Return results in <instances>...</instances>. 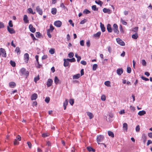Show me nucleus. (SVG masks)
<instances>
[{
	"instance_id": "4468645a",
	"label": "nucleus",
	"mask_w": 152,
	"mask_h": 152,
	"mask_svg": "<svg viewBox=\"0 0 152 152\" xmlns=\"http://www.w3.org/2000/svg\"><path fill=\"white\" fill-rule=\"evenodd\" d=\"M16 86V83L13 82H11L9 83V86L11 88H14Z\"/></svg>"
},
{
	"instance_id": "0e129e2a",
	"label": "nucleus",
	"mask_w": 152,
	"mask_h": 152,
	"mask_svg": "<svg viewBox=\"0 0 152 152\" xmlns=\"http://www.w3.org/2000/svg\"><path fill=\"white\" fill-rule=\"evenodd\" d=\"M80 45L82 46H84V41L83 40H81L80 42Z\"/></svg>"
},
{
	"instance_id": "cd10ccee",
	"label": "nucleus",
	"mask_w": 152,
	"mask_h": 152,
	"mask_svg": "<svg viewBox=\"0 0 152 152\" xmlns=\"http://www.w3.org/2000/svg\"><path fill=\"white\" fill-rule=\"evenodd\" d=\"M108 133L109 136H110L112 137H114V134L113 132L110 131H108Z\"/></svg>"
},
{
	"instance_id": "ddd939ff",
	"label": "nucleus",
	"mask_w": 152,
	"mask_h": 152,
	"mask_svg": "<svg viewBox=\"0 0 152 152\" xmlns=\"http://www.w3.org/2000/svg\"><path fill=\"white\" fill-rule=\"evenodd\" d=\"M0 52L3 55V56L6 57V53L5 50L2 48H0Z\"/></svg>"
},
{
	"instance_id": "8fccbe9b",
	"label": "nucleus",
	"mask_w": 152,
	"mask_h": 152,
	"mask_svg": "<svg viewBox=\"0 0 152 152\" xmlns=\"http://www.w3.org/2000/svg\"><path fill=\"white\" fill-rule=\"evenodd\" d=\"M136 131L137 132H139L140 130V127L139 125H137L136 127Z\"/></svg>"
},
{
	"instance_id": "e2e57ef3",
	"label": "nucleus",
	"mask_w": 152,
	"mask_h": 152,
	"mask_svg": "<svg viewBox=\"0 0 152 152\" xmlns=\"http://www.w3.org/2000/svg\"><path fill=\"white\" fill-rule=\"evenodd\" d=\"M4 27V23L2 22H0V28H3Z\"/></svg>"
},
{
	"instance_id": "4c0bfd02",
	"label": "nucleus",
	"mask_w": 152,
	"mask_h": 152,
	"mask_svg": "<svg viewBox=\"0 0 152 152\" xmlns=\"http://www.w3.org/2000/svg\"><path fill=\"white\" fill-rule=\"evenodd\" d=\"M66 60H68V61H70L71 62H74L75 61V59L74 58H73L71 59H69V58H67L66 59Z\"/></svg>"
},
{
	"instance_id": "052dcab7",
	"label": "nucleus",
	"mask_w": 152,
	"mask_h": 152,
	"mask_svg": "<svg viewBox=\"0 0 152 152\" xmlns=\"http://www.w3.org/2000/svg\"><path fill=\"white\" fill-rule=\"evenodd\" d=\"M120 30L121 32L123 34L124 33V31L122 28V26L121 25H120Z\"/></svg>"
},
{
	"instance_id": "13d9d810",
	"label": "nucleus",
	"mask_w": 152,
	"mask_h": 152,
	"mask_svg": "<svg viewBox=\"0 0 152 152\" xmlns=\"http://www.w3.org/2000/svg\"><path fill=\"white\" fill-rule=\"evenodd\" d=\"M74 101L73 99H70L69 100V103L72 105L74 103Z\"/></svg>"
},
{
	"instance_id": "6e6d98bb",
	"label": "nucleus",
	"mask_w": 152,
	"mask_h": 152,
	"mask_svg": "<svg viewBox=\"0 0 152 152\" xmlns=\"http://www.w3.org/2000/svg\"><path fill=\"white\" fill-rule=\"evenodd\" d=\"M30 35L34 41H35V40L37 39H36L34 37V35L33 34H31Z\"/></svg>"
},
{
	"instance_id": "c9c22d12",
	"label": "nucleus",
	"mask_w": 152,
	"mask_h": 152,
	"mask_svg": "<svg viewBox=\"0 0 152 152\" xmlns=\"http://www.w3.org/2000/svg\"><path fill=\"white\" fill-rule=\"evenodd\" d=\"M49 52L51 54H53L55 53V49L53 48L50 49L49 50Z\"/></svg>"
},
{
	"instance_id": "1a4fd4ad",
	"label": "nucleus",
	"mask_w": 152,
	"mask_h": 152,
	"mask_svg": "<svg viewBox=\"0 0 152 152\" xmlns=\"http://www.w3.org/2000/svg\"><path fill=\"white\" fill-rule=\"evenodd\" d=\"M29 28L30 31L32 33H34L36 31L35 28L34 27L32 24L29 25Z\"/></svg>"
},
{
	"instance_id": "dca6fc26",
	"label": "nucleus",
	"mask_w": 152,
	"mask_h": 152,
	"mask_svg": "<svg viewBox=\"0 0 152 152\" xmlns=\"http://www.w3.org/2000/svg\"><path fill=\"white\" fill-rule=\"evenodd\" d=\"M100 26L102 31L103 32H104L105 31V28L104 25L102 24L101 22L100 23Z\"/></svg>"
},
{
	"instance_id": "4d7b16f0",
	"label": "nucleus",
	"mask_w": 152,
	"mask_h": 152,
	"mask_svg": "<svg viewBox=\"0 0 152 152\" xmlns=\"http://www.w3.org/2000/svg\"><path fill=\"white\" fill-rule=\"evenodd\" d=\"M146 62L144 59L142 60V64L143 66H145L146 65Z\"/></svg>"
},
{
	"instance_id": "bb28decb",
	"label": "nucleus",
	"mask_w": 152,
	"mask_h": 152,
	"mask_svg": "<svg viewBox=\"0 0 152 152\" xmlns=\"http://www.w3.org/2000/svg\"><path fill=\"white\" fill-rule=\"evenodd\" d=\"M68 101L67 99H66L65 101L64 102L63 105L64 107V110L66 109V107L68 104Z\"/></svg>"
},
{
	"instance_id": "49530a36",
	"label": "nucleus",
	"mask_w": 152,
	"mask_h": 152,
	"mask_svg": "<svg viewBox=\"0 0 152 152\" xmlns=\"http://www.w3.org/2000/svg\"><path fill=\"white\" fill-rule=\"evenodd\" d=\"M106 98L104 95H102L101 96V99L103 101H104L106 100Z\"/></svg>"
},
{
	"instance_id": "e433bc0d",
	"label": "nucleus",
	"mask_w": 152,
	"mask_h": 152,
	"mask_svg": "<svg viewBox=\"0 0 152 152\" xmlns=\"http://www.w3.org/2000/svg\"><path fill=\"white\" fill-rule=\"evenodd\" d=\"M91 8L94 11H97L98 10V8L96 7V6L95 5L92 6Z\"/></svg>"
},
{
	"instance_id": "79ce46f5",
	"label": "nucleus",
	"mask_w": 152,
	"mask_h": 152,
	"mask_svg": "<svg viewBox=\"0 0 152 152\" xmlns=\"http://www.w3.org/2000/svg\"><path fill=\"white\" fill-rule=\"evenodd\" d=\"M39 76L38 75L37 77H34V81L36 83H37V81L39 80Z\"/></svg>"
},
{
	"instance_id": "ea45409f",
	"label": "nucleus",
	"mask_w": 152,
	"mask_h": 152,
	"mask_svg": "<svg viewBox=\"0 0 152 152\" xmlns=\"http://www.w3.org/2000/svg\"><path fill=\"white\" fill-rule=\"evenodd\" d=\"M97 67H98V65L97 64H94L93 66V68H92L93 70L94 71H95V70H96L97 68Z\"/></svg>"
},
{
	"instance_id": "a878e982",
	"label": "nucleus",
	"mask_w": 152,
	"mask_h": 152,
	"mask_svg": "<svg viewBox=\"0 0 152 152\" xmlns=\"http://www.w3.org/2000/svg\"><path fill=\"white\" fill-rule=\"evenodd\" d=\"M86 148L87 150L89 152L92 151L93 152H95V150L91 147H87Z\"/></svg>"
},
{
	"instance_id": "09e8293b",
	"label": "nucleus",
	"mask_w": 152,
	"mask_h": 152,
	"mask_svg": "<svg viewBox=\"0 0 152 152\" xmlns=\"http://www.w3.org/2000/svg\"><path fill=\"white\" fill-rule=\"evenodd\" d=\"M9 26L10 27H12L13 26V25L12 23V21L11 20L9 21Z\"/></svg>"
},
{
	"instance_id": "5fc2aeb1",
	"label": "nucleus",
	"mask_w": 152,
	"mask_h": 152,
	"mask_svg": "<svg viewBox=\"0 0 152 152\" xmlns=\"http://www.w3.org/2000/svg\"><path fill=\"white\" fill-rule=\"evenodd\" d=\"M127 72L129 73H130L131 72V69L130 67H128L127 69Z\"/></svg>"
},
{
	"instance_id": "c03bdc74",
	"label": "nucleus",
	"mask_w": 152,
	"mask_h": 152,
	"mask_svg": "<svg viewBox=\"0 0 152 152\" xmlns=\"http://www.w3.org/2000/svg\"><path fill=\"white\" fill-rule=\"evenodd\" d=\"M35 36H36V37H37V38H39V37L40 36H41V34L39 32H37L36 33V34H35Z\"/></svg>"
},
{
	"instance_id": "603ef678",
	"label": "nucleus",
	"mask_w": 152,
	"mask_h": 152,
	"mask_svg": "<svg viewBox=\"0 0 152 152\" xmlns=\"http://www.w3.org/2000/svg\"><path fill=\"white\" fill-rule=\"evenodd\" d=\"M50 100V98L49 97H46L45 98V101L47 103H48L49 102Z\"/></svg>"
},
{
	"instance_id": "2f4dec72",
	"label": "nucleus",
	"mask_w": 152,
	"mask_h": 152,
	"mask_svg": "<svg viewBox=\"0 0 152 152\" xmlns=\"http://www.w3.org/2000/svg\"><path fill=\"white\" fill-rule=\"evenodd\" d=\"M105 85L108 87H110V81H106L104 83Z\"/></svg>"
},
{
	"instance_id": "a18cd8bd",
	"label": "nucleus",
	"mask_w": 152,
	"mask_h": 152,
	"mask_svg": "<svg viewBox=\"0 0 152 152\" xmlns=\"http://www.w3.org/2000/svg\"><path fill=\"white\" fill-rule=\"evenodd\" d=\"M110 11V10L109 9H107L106 8H104L103 9V11L104 13H107Z\"/></svg>"
},
{
	"instance_id": "b1692460",
	"label": "nucleus",
	"mask_w": 152,
	"mask_h": 152,
	"mask_svg": "<svg viewBox=\"0 0 152 152\" xmlns=\"http://www.w3.org/2000/svg\"><path fill=\"white\" fill-rule=\"evenodd\" d=\"M138 34L137 32L135 33L134 34L132 35V38L134 39H137L138 37Z\"/></svg>"
},
{
	"instance_id": "f257e3e1",
	"label": "nucleus",
	"mask_w": 152,
	"mask_h": 152,
	"mask_svg": "<svg viewBox=\"0 0 152 152\" xmlns=\"http://www.w3.org/2000/svg\"><path fill=\"white\" fill-rule=\"evenodd\" d=\"M20 72L22 75H24L27 78L29 75V72L26 70L24 68H22L20 70Z\"/></svg>"
},
{
	"instance_id": "864d4df0",
	"label": "nucleus",
	"mask_w": 152,
	"mask_h": 152,
	"mask_svg": "<svg viewBox=\"0 0 152 152\" xmlns=\"http://www.w3.org/2000/svg\"><path fill=\"white\" fill-rule=\"evenodd\" d=\"M19 142L17 140L15 139L14 142V144L15 145H18L19 144Z\"/></svg>"
},
{
	"instance_id": "a19ab883",
	"label": "nucleus",
	"mask_w": 152,
	"mask_h": 152,
	"mask_svg": "<svg viewBox=\"0 0 152 152\" xmlns=\"http://www.w3.org/2000/svg\"><path fill=\"white\" fill-rule=\"evenodd\" d=\"M120 21L122 24L124 25H126L127 24V23L123 20L122 18L121 19Z\"/></svg>"
},
{
	"instance_id": "423d86ee",
	"label": "nucleus",
	"mask_w": 152,
	"mask_h": 152,
	"mask_svg": "<svg viewBox=\"0 0 152 152\" xmlns=\"http://www.w3.org/2000/svg\"><path fill=\"white\" fill-rule=\"evenodd\" d=\"M24 60L26 63H27L29 60V55L27 53H26L24 55Z\"/></svg>"
},
{
	"instance_id": "412c9836",
	"label": "nucleus",
	"mask_w": 152,
	"mask_h": 152,
	"mask_svg": "<svg viewBox=\"0 0 152 152\" xmlns=\"http://www.w3.org/2000/svg\"><path fill=\"white\" fill-rule=\"evenodd\" d=\"M23 20L26 23H28L29 22L28 20V17L27 15H24L23 17Z\"/></svg>"
},
{
	"instance_id": "9d476101",
	"label": "nucleus",
	"mask_w": 152,
	"mask_h": 152,
	"mask_svg": "<svg viewBox=\"0 0 152 152\" xmlns=\"http://www.w3.org/2000/svg\"><path fill=\"white\" fill-rule=\"evenodd\" d=\"M37 94L36 93H34L31 95V99L32 100H35L37 98Z\"/></svg>"
},
{
	"instance_id": "7c9ffc66",
	"label": "nucleus",
	"mask_w": 152,
	"mask_h": 152,
	"mask_svg": "<svg viewBox=\"0 0 152 152\" xmlns=\"http://www.w3.org/2000/svg\"><path fill=\"white\" fill-rule=\"evenodd\" d=\"M54 28L52 24H50V28L48 29L47 30H49V31H50L51 32H52L54 29Z\"/></svg>"
},
{
	"instance_id": "c756f323",
	"label": "nucleus",
	"mask_w": 152,
	"mask_h": 152,
	"mask_svg": "<svg viewBox=\"0 0 152 152\" xmlns=\"http://www.w3.org/2000/svg\"><path fill=\"white\" fill-rule=\"evenodd\" d=\"M15 51L16 52L17 54L18 55V54H20V49L18 47H17L15 50Z\"/></svg>"
},
{
	"instance_id": "6e6552de",
	"label": "nucleus",
	"mask_w": 152,
	"mask_h": 152,
	"mask_svg": "<svg viewBox=\"0 0 152 152\" xmlns=\"http://www.w3.org/2000/svg\"><path fill=\"white\" fill-rule=\"evenodd\" d=\"M53 80L51 79H49L48 80L47 82L46 85L48 87L50 86L53 83Z\"/></svg>"
},
{
	"instance_id": "37998d69",
	"label": "nucleus",
	"mask_w": 152,
	"mask_h": 152,
	"mask_svg": "<svg viewBox=\"0 0 152 152\" xmlns=\"http://www.w3.org/2000/svg\"><path fill=\"white\" fill-rule=\"evenodd\" d=\"M10 64L13 67H15V62L12 61H11L10 62Z\"/></svg>"
},
{
	"instance_id": "5701e85b",
	"label": "nucleus",
	"mask_w": 152,
	"mask_h": 152,
	"mask_svg": "<svg viewBox=\"0 0 152 152\" xmlns=\"http://www.w3.org/2000/svg\"><path fill=\"white\" fill-rule=\"evenodd\" d=\"M80 74H78L75 75H74L73 76V79H77L80 78Z\"/></svg>"
},
{
	"instance_id": "f704fd0d",
	"label": "nucleus",
	"mask_w": 152,
	"mask_h": 152,
	"mask_svg": "<svg viewBox=\"0 0 152 152\" xmlns=\"http://www.w3.org/2000/svg\"><path fill=\"white\" fill-rule=\"evenodd\" d=\"M28 10L29 11V13H31L32 14H34L35 13V12H33L32 9L31 8H29L28 9Z\"/></svg>"
},
{
	"instance_id": "58836bf2",
	"label": "nucleus",
	"mask_w": 152,
	"mask_h": 152,
	"mask_svg": "<svg viewBox=\"0 0 152 152\" xmlns=\"http://www.w3.org/2000/svg\"><path fill=\"white\" fill-rule=\"evenodd\" d=\"M90 12V11L87 9H85L83 12V13L85 14H88Z\"/></svg>"
},
{
	"instance_id": "7ed1b4c3",
	"label": "nucleus",
	"mask_w": 152,
	"mask_h": 152,
	"mask_svg": "<svg viewBox=\"0 0 152 152\" xmlns=\"http://www.w3.org/2000/svg\"><path fill=\"white\" fill-rule=\"evenodd\" d=\"M113 30L114 32L117 34H118L119 31L118 29V26L116 24H114L113 25Z\"/></svg>"
},
{
	"instance_id": "0eeeda50",
	"label": "nucleus",
	"mask_w": 152,
	"mask_h": 152,
	"mask_svg": "<svg viewBox=\"0 0 152 152\" xmlns=\"http://www.w3.org/2000/svg\"><path fill=\"white\" fill-rule=\"evenodd\" d=\"M37 12L40 15H42V9L39 7V6H38L36 7V8Z\"/></svg>"
},
{
	"instance_id": "4be33fe9",
	"label": "nucleus",
	"mask_w": 152,
	"mask_h": 152,
	"mask_svg": "<svg viewBox=\"0 0 152 152\" xmlns=\"http://www.w3.org/2000/svg\"><path fill=\"white\" fill-rule=\"evenodd\" d=\"M146 113L145 111L144 110H142L140 111L138 113V115L140 116H142L145 114Z\"/></svg>"
},
{
	"instance_id": "9b49d317",
	"label": "nucleus",
	"mask_w": 152,
	"mask_h": 152,
	"mask_svg": "<svg viewBox=\"0 0 152 152\" xmlns=\"http://www.w3.org/2000/svg\"><path fill=\"white\" fill-rule=\"evenodd\" d=\"M117 74L119 75H121L123 72V70L122 68L118 69L116 71Z\"/></svg>"
},
{
	"instance_id": "680f3d73",
	"label": "nucleus",
	"mask_w": 152,
	"mask_h": 152,
	"mask_svg": "<svg viewBox=\"0 0 152 152\" xmlns=\"http://www.w3.org/2000/svg\"><path fill=\"white\" fill-rule=\"evenodd\" d=\"M80 63L84 65H85L87 64L86 62L83 60L81 61L80 62Z\"/></svg>"
},
{
	"instance_id": "f3484780",
	"label": "nucleus",
	"mask_w": 152,
	"mask_h": 152,
	"mask_svg": "<svg viewBox=\"0 0 152 152\" xmlns=\"http://www.w3.org/2000/svg\"><path fill=\"white\" fill-rule=\"evenodd\" d=\"M87 115L88 116L90 119H91L94 117V115L92 113L89 112H87Z\"/></svg>"
},
{
	"instance_id": "a211bd4d",
	"label": "nucleus",
	"mask_w": 152,
	"mask_h": 152,
	"mask_svg": "<svg viewBox=\"0 0 152 152\" xmlns=\"http://www.w3.org/2000/svg\"><path fill=\"white\" fill-rule=\"evenodd\" d=\"M123 128L126 131H127L128 129V125L127 123H124L123 124Z\"/></svg>"
},
{
	"instance_id": "de8ad7c7",
	"label": "nucleus",
	"mask_w": 152,
	"mask_h": 152,
	"mask_svg": "<svg viewBox=\"0 0 152 152\" xmlns=\"http://www.w3.org/2000/svg\"><path fill=\"white\" fill-rule=\"evenodd\" d=\"M74 56V53L72 52H70L68 54V56L69 58H71L72 57Z\"/></svg>"
},
{
	"instance_id": "2eb2a0df",
	"label": "nucleus",
	"mask_w": 152,
	"mask_h": 152,
	"mask_svg": "<svg viewBox=\"0 0 152 152\" xmlns=\"http://www.w3.org/2000/svg\"><path fill=\"white\" fill-rule=\"evenodd\" d=\"M107 29L109 32H111L112 29L111 28V26L110 24H108L107 28Z\"/></svg>"
},
{
	"instance_id": "473e14b6",
	"label": "nucleus",
	"mask_w": 152,
	"mask_h": 152,
	"mask_svg": "<svg viewBox=\"0 0 152 152\" xmlns=\"http://www.w3.org/2000/svg\"><path fill=\"white\" fill-rule=\"evenodd\" d=\"M95 2L96 4L99 5H100L101 6L103 4L102 2L100 0H99L98 1L96 0L95 1Z\"/></svg>"
},
{
	"instance_id": "393cba45",
	"label": "nucleus",
	"mask_w": 152,
	"mask_h": 152,
	"mask_svg": "<svg viewBox=\"0 0 152 152\" xmlns=\"http://www.w3.org/2000/svg\"><path fill=\"white\" fill-rule=\"evenodd\" d=\"M101 34L100 31H99L97 32L96 34H94V37H95L99 38Z\"/></svg>"
},
{
	"instance_id": "aec40b11",
	"label": "nucleus",
	"mask_w": 152,
	"mask_h": 152,
	"mask_svg": "<svg viewBox=\"0 0 152 152\" xmlns=\"http://www.w3.org/2000/svg\"><path fill=\"white\" fill-rule=\"evenodd\" d=\"M142 139L143 143H145L147 140V137L145 134H143L142 136Z\"/></svg>"
},
{
	"instance_id": "39448f33",
	"label": "nucleus",
	"mask_w": 152,
	"mask_h": 152,
	"mask_svg": "<svg viewBox=\"0 0 152 152\" xmlns=\"http://www.w3.org/2000/svg\"><path fill=\"white\" fill-rule=\"evenodd\" d=\"M54 25L57 27H60L61 26L62 22L60 21L57 20L54 22Z\"/></svg>"
},
{
	"instance_id": "72a5a7b5",
	"label": "nucleus",
	"mask_w": 152,
	"mask_h": 152,
	"mask_svg": "<svg viewBox=\"0 0 152 152\" xmlns=\"http://www.w3.org/2000/svg\"><path fill=\"white\" fill-rule=\"evenodd\" d=\"M59 81V80L57 76H55V77L54 82L56 84H57Z\"/></svg>"
},
{
	"instance_id": "774afa93",
	"label": "nucleus",
	"mask_w": 152,
	"mask_h": 152,
	"mask_svg": "<svg viewBox=\"0 0 152 152\" xmlns=\"http://www.w3.org/2000/svg\"><path fill=\"white\" fill-rule=\"evenodd\" d=\"M86 22V19L82 20L80 22V24H83Z\"/></svg>"
},
{
	"instance_id": "20e7f679",
	"label": "nucleus",
	"mask_w": 152,
	"mask_h": 152,
	"mask_svg": "<svg viewBox=\"0 0 152 152\" xmlns=\"http://www.w3.org/2000/svg\"><path fill=\"white\" fill-rule=\"evenodd\" d=\"M116 40L117 43L120 45H121L122 46H124L125 45V44L124 42L119 38H117L116 39Z\"/></svg>"
},
{
	"instance_id": "3c124183",
	"label": "nucleus",
	"mask_w": 152,
	"mask_h": 152,
	"mask_svg": "<svg viewBox=\"0 0 152 152\" xmlns=\"http://www.w3.org/2000/svg\"><path fill=\"white\" fill-rule=\"evenodd\" d=\"M50 32H51L50 31H49V30H47V34L50 38H51L52 37L51 34L50 33Z\"/></svg>"
},
{
	"instance_id": "f03ea898",
	"label": "nucleus",
	"mask_w": 152,
	"mask_h": 152,
	"mask_svg": "<svg viewBox=\"0 0 152 152\" xmlns=\"http://www.w3.org/2000/svg\"><path fill=\"white\" fill-rule=\"evenodd\" d=\"M104 139V137L103 135H100L98 136L97 137V140L98 144H102L100 142H102Z\"/></svg>"
},
{
	"instance_id": "69168bd1",
	"label": "nucleus",
	"mask_w": 152,
	"mask_h": 152,
	"mask_svg": "<svg viewBox=\"0 0 152 152\" xmlns=\"http://www.w3.org/2000/svg\"><path fill=\"white\" fill-rule=\"evenodd\" d=\"M27 143L29 147L30 148H31V143L30 142H28Z\"/></svg>"
},
{
	"instance_id": "6ab92c4d",
	"label": "nucleus",
	"mask_w": 152,
	"mask_h": 152,
	"mask_svg": "<svg viewBox=\"0 0 152 152\" xmlns=\"http://www.w3.org/2000/svg\"><path fill=\"white\" fill-rule=\"evenodd\" d=\"M64 65L65 67L67 66L69 64V61L68 60H67L66 59H64Z\"/></svg>"
},
{
	"instance_id": "bf43d9fd",
	"label": "nucleus",
	"mask_w": 152,
	"mask_h": 152,
	"mask_svg": "<svg viewBox=\"0 0 152 152\" xmlns=\"http://www.w3.org/2000/svg\"><path fill=\"white\" fill-rule=\"evenodd\" d=\"M141 78L144 80H145L146 81H147L149 80V79L148 78H146L145 77H143V76H141Z\"/></svg>"
},
{
	"instance_id": "f8f14e48",
	"label": "nucleus",
	"mask_w": 152,
	"mask_h": 152,
	"mask_svg": "<svg viewBox=\"0 0 152 152\" xmlns=\"http://www.w3.org/2000/svg\"><path fill=\"white\" fill-rule=\"evenodd\" d=\"M8 31L11 34H14L15 33V31L12 28H10L8 26L7 27Z\"/></svg>"
},
{
	"instance_id": "c85d7f7f",
	"label": "nucleus",
	"mask_w": 152,
	"mask_h": 152,
	"mask_svg": "<svg viewBox=\"0 0 152 152\" xmlns=\"http://www.w3.org/2000/svg\"><path fill=\"white\" fill-rule=\"evenodd\" d=\"M57 12V10L56 8H53L51 10V13L53 15H55Z\"/></svg>"
},
{
	"instance_id": "338daca9",
	"label": "nucleus",
	"mask_w": 152,
	"mask_h": 152,
	"mask_svg": "<svg viewBox=\"0 0 152 152\" xmlns=\"http://www.w3.org/2000/svg\"><path fill=\"white\" fill-rule=\"evenodd\" d=\"M42 137H45L48 136V135L47 134L43 133L42 134Z\"/></svg>"
}]
</instances>
